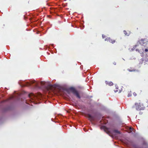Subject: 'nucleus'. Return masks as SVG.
<instances>
[{
	"label": "nucleus",
	"instance_id": "nucleus-11",
	"mask_svg": "<svg viewBox=\"0 0 148 148\" xmlns=\"http://www.w3.org/2000/svg\"><path fill=\"white\" fill-rule=\"evenodd\" d=\"M123 32H124V34L125 35L128 36V35L127 34V33L126 32V31H125V30Z\"/></svg>",
	"mask_w": 148,
	"mask_h": 148
},
{
	"label": "nucleus",
	"instance_id": "nucleus-2",
	"mask_svg": "<svg viewBox=\"0 0 148 148\" xmlns=\"http://www.w3.org/2000/svg\"><path fill=\"white\" fill-rule=\"evenodd\" d=\"M68 90L71 91L79 99L80 98V97L78 91L75 88L71 87L69 88Z\"/></svg>",
	"mask_w": 148,
	"mask_h": 148
},
{
	"label": "nucleus",
	"instance_id": "nucleus-12",
	"mask_svg": "<svg viewBox=\"0 0 148 148\" xmlns=\"http://www.w3.org/2000/svg\"><path fill=\"white\" fill-rule=\"evenodd\" d=\"M133 95L134 96H136L137 95V94L135 92H133Z\"/></svg>",
	"mask_w": 148,
	"mask_h": 148
},
{
	"label": "nucleus",
	"instance_id": "nucleus-14",
	"mask_svg": "<svg viewBox=\"0 0 148 148\" xmlns=\"http://www.w3.org/2000/svg\"><path fill=\"white\" fill-rule=\"evenodd\" d=\"M128 70L130 72H132L135 71V70H131L130 69H128Z\"/></svg>",
	"mask_w": 148,
	"mask_h": 148
},
{
	"label": "nucleus",
	"instance_id": "nucleus-15",
	"mask_svg": "<svg viewBox=\"0 0 148 148\" xmlns=\"http://www.w3.org/2000/svg\"><path fill=\"white\" fill-rule=\"evenodd\" d=\"M145 51L146 52H147L148 51V49H146L145 50Z\"/></svg>",
	"mask_w": 148,
	"mask_h": 148
},
{
	"label": "nucleus",
	"instance_id": "nucleus-9",
	"mask_svg": "<svg viewBox=\"0 0 148 148\" xmlns=\"http://www.w3.org/2000/svg\"><path fill=\"white\" fill-rule=\"evenodd\" d=\"M113 131L114 132H115V133H116L119 134H121L120 132H119L117 130H114Z\"/></svg>",
	"mask_w": 148,
	"mask_h": 148
},
{
	"label": "nucleus",
	"instance_id": "nucleus-18",
	"mask_svg": "<svg viewBox=\"0 0 148 148\" xmlns=\"http://www.w3.org/2000/svg\"><path fill=\"white\" fill-rule=\"evenodd\" d=\"M132 128L131 127H130V130H132Z\"/></svg>",
	"mask_w": 148,
	"mask_h": 148
},
{
	"label": "nucleus",
	"instance_id": "nucleus-17",
	"mask_svg": "<svg viewBox=\"0 0 148 148\" xmlns=\"http://www.w3.org/2000/svg\"><path fill=\"white\" fill-rule=\"evenodd\" d=\"M113 64H114V65H116V62H114L113 63Z\"/></svg>",
	"mask_w": 148,
	"mask_h": 148
},
{
	"label": "nucleus",
	"instance_id": "nucleus-7",
	"mask_svg": "<svg viewBox=\"0 0 148 148\" xmlns=\"http://www.w3.org/2000/svg\"><path fill=\"white\" fill-rule=\"evenodd\" d=\"M88 117L89 120L90 121H94V117L92 116L90 114H88Z\"/></svg>",
	"mask_w": 148,
	"mask_h": 148
},
{
	"label": "nucleus",
	"instance_id": "nucleus-6",
	"mask_svg": "<svg viewBox=\"0 0 148 148\" xmlns=\"http://www.w3.org/2000/svg\"><path fill=\"white\" fill-rule=\"evenodd\" d=\"M104 131L108 134H110V132L109 130V129L105 127L104 126Z\"/></svg>",
	"mask_w": 148,
	"mask_h": 148
},
{
	"label": "nucleus",
	"instance_id": "nucleus-1",
	"mask_svg": "<svg viewBox=\"0 0 148 148\" xmlns=\"http://www.w3.org/2000/svg\"><path fill=\"white\" fill-rule=\"evenodd\" d=\"M136 109L137 110H141L144 109L145 107L143 103L140 101L135 103Z\"/></svg>",
	"mask_w": 148,
	"mask_h": 148
},
{
	"label": "nucleus",
	"instance_id": "nucleus-13",
	"mask_svg": "<svg viewBox=\"0 0 148 148\" xmlns=\"http://www.w3.org/2000/svg\"><path fill=\"white\" fill-rule=\"evenodd\" d=\"M40 84H41L42 85H44V82H40Z\"/></svg>",
	"mask_w": 148,
	"mask_h": 148
},
{
	"label": "nucleus",
	"instance_id": "nucleus-3",
	"mask_svg": "<svg viewBox=\"0 0 148 148\" xmlns=\"http://www.w3.org/2000/svg\"><path fill=\"white\" fill-rule=\"evenodd\" d=\"M146 40L145 39H141L138 41L137 42V45L134 46L135 48L137 46H138V44H140L141 45L145 46L146 44Z\"/></svg>",
	"mask_w": 148,
	"mask_h": 148
},
{
	"label": "nucleus",
	"instance_id": "nucleus-16",
	"mask_svg": "<svg viewBox=\"0 0 148 148\" xmlns=\"http://www.w3.org/2000/svg\"><path fill=\"white\" fill-rule=\"evenodd\" d=\"M114 92H118V90H116H116H114Z\"/></svg>",
	"mask_w": 148,
	"mask_h": 148
},
{
	"label": "nucleus",
	"instance_id": "nucleus-5",
	"mask_svg": "<svg viewBox=\"0 0 148 148\" xmlns=\"http://www.w3.org/2000/svg\"><path fill=\"white\" fill-rule=\"evenodd\" d=\"M107 40L109 42L112 43V44H113L115 42V40H113L110 38H108L107 39Z\"/></svg>",
	"mask_w": 148,
	"mask_h": 148
},
{
	"label": "nucleus",
	"instance_id": "nucleus-4",
	"mask_svg": "<svg viewBox=\"0 0 148 148\" xmlns=\"http://www.w3.org/2000/svg\"><path fill=\"white\" fill-rule=\"evenodd\" d=\"M35 83V85L36 86H38V83L36 81H32L30 83H28L27 84V86H30L31 85V84Z\"/></svg>",
	"mask_w": 148,
	"mask_h": 148
},
{
	"label": "nucleus",
	"instance_id": "nucleus-8",
	"mask_svg": "<svg viewBox=\"0 0 148 148\" xmlns=\"http://www.w3.org/2000/svg\"><path fill=\"white\" fill-rule=\"evenodd\" d=\"M106 84L107 85H108L109 86H112L113 84V83L112 82H109L108 81H105Z\"/></svg>",
	"mask_w": 148,
	"mask_h": 148
},
{
	"label": "nucleus",
	"instance_id": "nucleus-10",
	"mask_svg": "<svg viewBox=\"0 0 148 148\" xmlns=\"http://www.w3.org/2000/svg\"><path fill=\"white\" fill-rule=\"evenodd\" d=\"M132 96V94L131 93V92H129L128 94L127 95V97H130Z\"/></svg>",
	"mask_w": 148,
	"mask_h": 148
},
{
	"label": "nucleus",
	"instance_id": "nucleus-19",
	"mask_svg": "<svg viewBox=\"0 0 148 148\" xmlns=\"http://www.w3.org/2000/svg\"><path fill=\"white\" fill-rule=\"evenodd\" d=\"M116 89H118V88H116Z\"/></svg>",
	"mask_w": 148,
	"mask_h": 148
}]
</instances>
